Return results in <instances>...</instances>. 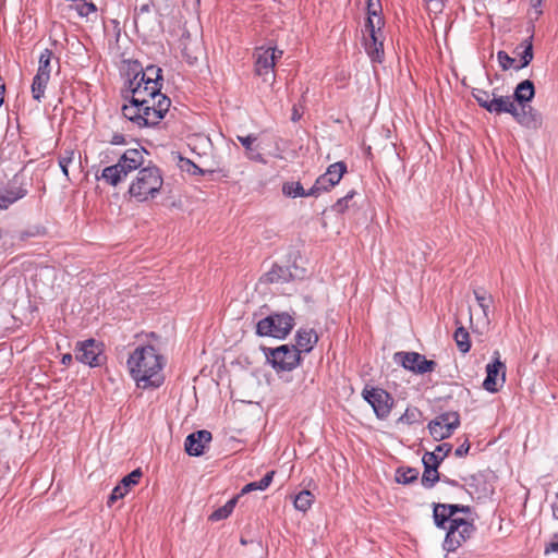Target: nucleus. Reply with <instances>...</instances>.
<instances>
[{
  "label": "nucleus",
  "instance_id": "obj_40",
  "mask_svg": "<svg viewBox=\"0 0 558 558\" xmlns=\"http://www.w3.org/2000/svg\"><path fill=\"white\" fill-rule=\"evenodd\" d=\"M289 276L290 274H288V270L279 266H275L270 271L266 274L267 281L269 282L287 281Z\"/></svg>",
  "mask_w": 558,
  "mask_h": 558
},
{
  "label": "nucleus",
  "instance_id": "obj_31",
  "mask_svg": "<svg viewBox=\"0 0 558 558\" xmlns=\"http://www.w3.org/2000/svg\"><path fill=\"white\" fill-rule=\"evenodd\" d=\"M274 475H275V471L267 472L264 475V477L260 478L259 481H255V482H251V483L246 484L242 488L241 493L246 494V493H250L253 490H265L266 488L269 487L270 483L272 482Z\"/></svg>",
  "mask_w": 558,
  "mask_h": 558
},
{
  "label": "nucleus",
  "instance_id": "obj_16",
  "mask_svg": "<svg viewBox=\"0 0 558 558\" xmlns=\"http://www.w3.org/2000/svg\"><path fill=\"white\" fill-rule=\"evenodd\" d=\"M471 513V508L464 505L435 504L433 517L438 527L445 529L448 520L461 519L457 513Z\"/></svg>",
  "mask_w": 558,
  "mask_h": 558
},
{
  "label": "nucleus",
  "instance_id": "obj_47",
  "mask_svg": "<svg viewBox=\"0 0 558 558\" xmlns=\"http://www.w3.org/2000/svg\"><path fill=\"white\" fill-rule=\"evenodd\" d=\"M153 0H135V16L150 12Z\"/></svg>",
  "mask_w": 558,
  "mask_h": 558
},
{
  "label": "nucleus",
  "instance_id": "obj_8",
  "mask_svg": "<svg viewBox=\"0 0 558 558\" xmlns=\"http://www.w3.org/2000/svg\"><path fill=\"white\" fill-rule=\"evenodd\" d=\"M445 529L447 534L442 544L446 551L457 550L463 543H465L475 532L473 520L469 519H452L448 520Z\"/></svg>",
  "mask_w": 558,
  "mask_h": 558
},
{
  "label": "nucleus",
  "instance_id": "obj_35",
  "mask_svg": "<svg viewBox=\"0 0 558 558\" xmlns=\"http://www.w3.org/2000/svg\"><path fill=\"white\" fill-rule=\"evenodd\" d=\"M314 500H315L314 495L310 490L305 489V490L300 492L294 497L293 504H294L295 509L305 512L312 507Z\"/></svg>",
  "mask_w": 558,
  "mask_h": 558
},
{
  "label": "nucleus",
  "instance_id": "obj_5",
  "mask_svg": "<svg viewBox=\"0 0 558 558\" xmlns=\"http://www.w3.org/2000/svg\"><path fill=\"white\" fill-rule=\"evenodd\" d=\"M151 84L153 85L141 83L138 78H130L126 82L123 98L129 100V104H125L122 107L123 117H136L135 112L138 110V106L147 105L149 101L146 99L150 96H158L161 88H159L156 83Z\"/></svg>",
  "mask_w": 558,
  "mask_h": 558
},
{
  "label": "nucleus",
  "instance_id": "obj_48",
  "mask_svg": "<svg viewBox=\"0 0 558 558\" xmlns=\"http://www.w3.org/2000/svg\"><path fill=\"white\" fill-rule=\"evenodd\" d=\"M181 168L192 174H201L203 175L205 171L192 162L190 159L181 158Z\"/></svg>",
  "mask_w": 558,
  "mask_h": 558
},
{
  "label": "nucleus",
  "instance_id": "obj_2",
  "mask_svg": "<svg viewBox=\"0 0 558 558\" xmlns=\"http://www.w3.org/2000/svg\"><path fill=\"white\" fill-rule=\"evenodd\" d=\"M163 185L160 169L156 166L144 167L138 170L129 187V194L137 202L155 198Z\"/></svg>",
  "mask_w": 558,
  "mask_h": 558
},
{
  "label": "nucleus",
  "instance_id": "obj_32",
  "mask_svg": "<svg viewBox=\"0 0 558 558\" xmlns=\"http://www.w3.org/2000/svg\"><path fill=\"white\" fill-rule=\"evenodd\" d=\"M533 35H531L529 38H526L522 44L521 47H523V51L520 53L521 63L515 65V70H521L525 66H527L531 61L533 60Z\"/></svg>",
  "mask_w": 558,
  "mask_h": 558
},
{
  "label": "nucleus",
  "instance_id": "obj_33",
  "mask_svg": "<svg viewBox=\"0 0 558 558\" xmlns=\"http://www.w3.org/2000/svg\"><path fill=\"white\" fill-rule=\"evenodd\" d=\"M418 477V470L415 468H404L400 466L396 471V481L399 484H411L415 482Z\"/></svg>",
  "mask_w": 558,
  "mask_h": 558
},
{
  "label": "nucleus",
  "instance_id": "obj_54",
  "mask_svg": "<svg viewBox=\"0 0 558 558\" xmlns=\"http://www.w3.org/2000/svg\"><path fill=\"white\" fill-rule=\"evenodd\" d=\"M557 551L558 553V542L550 543L549 546L546 547L545 553Z\"/></svg>",
  "mask_w": 558,
  "mask_h": 558
},
{
  "label": "nucleus",
  "instance_id": "obj_17",
  "mask_svg": "<svg viewBox=\"0 0 558 558\" xmlns=\"http://www.w3.org/2000/svg\"><path fill=\"white\" fill-rule=\"evenodd\" d=\"M513 119L520 125L532 130H537L543 124V118L541 113L529 104L518 105V108L513 114Z\"/></svg>",
  "mask_w": 558,
  "mask_h": 558
},
{
  "label": "nucleus",
  "instance_id": "obj_44",
  "mask_svg": "<svg viewBox=\"0 0 558 558\" xmlns=\"http://www.w3.org/2000/svg\"><path fill=\"white\" fill-rule=\"evenodd\" d=\"M497 60L500 65V68L504 71L509 70L510 68H514L515 60L511 58L506 51L500 50L497 52Z\"/></svg>",
  "mask_w": 558,
  "mask_h": 558
},
{
  "label": "nucleus",
  "instance_id": "obj_51",
  "mask_svg": "<svg viewBox=\"0 0 558 558\" xmlns=\"http://www.w3.org/2000/svg\"><path fill=\"white\" fill-rule=\"evenodd\" d=\"M543 4V0H531L530 5L535 11V19H537L543 12L541 7Z\"/></svg>",
  "mask_w": 558,
  "mask_h": 558
},
{
  "label": "nucleus",
  "instance_id": "obj_23",
  "mask_svg": "<svg viewBox=\"0 0 558 558\" xmlns=\"http://www.w3.org/2000/svg\"><path fill=\"white\" fill-rule=\"evenodd\" d=\"M132 78H138L141 83L153 85L151 83H156V85L161 88L162 87V70L157 65H148L145 70L141 69L134 73Z\"/></svg>",
  "mask_w": 558,
  "mask_h": 558
},
{
  "label": "nucleus",
  "instance_id": "obj_14",
  "mask_svg": "<svg viewBox=\"0 0 558 558\" xmlns=\"http://www.w3.org/2000/svg\"><path fill=\"white\" fill-rule=\"evenodd\" d=\"M75 357L78 362L97 367L102 364L105 356L101 354L100 345L94 340L88 339L77 343Z\"/></svg>",
  "mask_w": 558,
  "mask_h": 558
},
{
  "label": "nucleus",
  "instance_id": "obj_24",
  "mask_svg": "<svg viewBox=\"0 0 558 558\" xmlns=\"http://www.w3.org/2000/svg\"><path fill=\"white\" fill-rule=\"evenodd\" d=\"M535 95L534 84L530 80H524L517 85L513 93V100L518 105L529 104Z\"/></svg>",
  "mask_w": 558,
  "mask_h": 558
},
{
  "label": "nucleus",
  "instance_id": "obj_1",
  "mask_svg": "<svg viewBox=\"0 0 558 558\" xmlns=\"http://www.w3.org/2000/svg\"><path fill=\"white\" fill-rule=\"evenodd\" d=\"M163 357L153 345L137 347L129 356L126 365L138 388H158L163 383L161 371Z\"/></svg>",
  "mask_w": 558,
  "mask_h": 558
},
{
  "label": "nucleus",
  "instance_id": "obj_55",
  "mask_svg": "<svg viewBox=\"0 0 558 558\" xmlns=\"http://www.w3.org/2000/svg\"><path fill=\"white\" fill-rule=\"evenodd\" d=\"M72 362V355L70 353H66L62 356L61 363L63 365H69Z\"/></svg>",
  "mask_w": 558,
  "mask_h": 558
},
{
  "label": "nucleus",
  "instance_id": "obj_4",
  "mask_svg": "<svg viewBox=\"0 0 558 558\" xmlns=\"http://www.w3.org/2000/svg\"><path fill=\"white\" fill-rule=\"evenodd\" d=\"M147 105L138 106L136 117H125L132 123L140 128H151L157 125L170 109L171 100L161 92L158 96H150L146 99Z\"/></svg>",
  "mask_w": 558,
  "mask_h": 558
},
{
  "label": "nucleus",
  "instance_id": "obj_22",
  "mask_svg": "<svg viewBox=\"0 0 558 558\" xmlns=\"http://www.w3.org/2000/svg\"><path fill=\"white\" fill-rule=\"evenodd\" d=\"M488 112L495 114L509 113L513 117L518 106L514 104L512 96H498L496 89L493 92V98L488 106Z\"/></svg>",
  "mask_w": 558,
  "mask_h": 558
},
{
  "label": "nucleus",
  "instance_id": "obj_19",
  "mask_svg": "<svg viewBox=\"0 0 558 558\" xmlns=\"http://www.w3.org/2000/svg\"><path fill=\"white\" fill-rule=\"evenodd\" d=\"M424 465V472L421 478V483L425 488H432L440 480L438 472V464L435 462L433 454H424L422 458Z\"/></svg>",
  "mask_w": 558,
  "mask_h": 558
},
{
  "label": "nucleus",
  "instance_id": "obj_26",
  "mask_svg": "<svg viewBox=\"0 0 558 558\" xmlns=\"http://www.w3.org/2000/svg\"><path fill=\"white\" fill-rule=\"evenodd\" d=\"M473 293H474V296H475V300H476L478 306L481 307V310L483 312L486 323L489 324L490 323L489 308H490L492 304L494 303V299H493L492 294H489L484 288H476L473 290Z\"/></svg>",
  "mask_w": 558,
  "mask_h": 558
},
{
  "label": "nucleus",
  "instance_id": "obj_38",
  "mask_svg": "<svg viewBox=\"0 0 558 558\" xmlns=\"http://www.w3.org/2000/svg\"><path fill=\"white\" fill-rule=\"evenodd\" d=\"M472 96L476 100L480 107L488 111V106L490 105L493 93L482 89V88H473Z\"/></svg>",
  "mask_w": 558,
  "mask_h": 558
},
{
  "label": "nucleus",
  "instance_id": "obj_25",
  "mask_svg": "<svg viewBox=\"0 0 558 558\" xmlns=\"http://www.w3.org/2000/svg\"><path fill=\"white\" fill-rule=\"evenodd\" d=\"M236 138L245 148V154L248 159L256 161V162L266 163L264 156L258 151L257 147L254 145L255 142L257 141L256 135H254V134H248L246 136L239 135Z\"/></svg>",
  "mask_w": 558,
  "mask_h": 558
},
{
  "label": "nucleus",
  "instance_id": "obj_28",
  "mask_svg": "<svg viewBox=\"0 0 558 558\" xmlns=\"http://www.w3.org/2000/svg\"><path fill=\"white\" fill-rule=\"evenodd\" d=\"M76 155L80 156V154L76 150L72 148H66L63 151H61L58 156L59 167L66 180H70L69 166L75 160Z\"/></svg>",
  "mask_w": 558,
  "mask_h": 558
},
{
  "label": "nucleus",
  "instance_id": "obj_52",
  "mask_svg": "<svg viewBox=\"0 0 558 558\" xmlns=\"http://www.w3.org/2000/svg\"><path fill=\"white\" fill-rule=\"evenodd\" d=\"M96 11V7L94 3H84L80 10V14L82 16H86L88 15L90 12H95Z\"/></svg>",
  "mask_w": 558,
  "mask_h": 558
},
{
  "label": "nucleus",
  "instance_id": "obj_3",
  "mask_svg": "<svg viewBox=\"0 0 558 558\" xmlns=\"http://www.w3.org/2000/svg\"><path fill=\"white\" fill-rule=\"evenodd\" d=\"M146 153L147 151L144 148L126 149L116 165L106 167L102 170L101 179L112 186L118 185L130 172L137 170L143 166L144 155Z\"/></svg>",
  "mask_w": 558,
  "mask_h": 558
},
{
  "label": "nucleus",
  "instance_id": "obj_56",
  "mask_svg": "<svg viewBox=\"0 0 558 558\" xmlns=\"http://www.w3.org/2000/svg\"><path fill=\"white\" fill-rule=\"evenodd\" d=\"M444 482L448 483L451 486H458V482L454 480L445 478Z\"/></svg>",
  "mask_w": 558,
  "mask_h": 558
},
{
  "label": "nucleus",
  "instance_id": "obj_29",
  "mask_svg": "<svg viewBox=\"0 0 558 558\" xmlns=\"http://www.w3.org/2000/svg\"><path fill=\"white\" fill-rule=\"evenodd\" d=\"M239 496H235L228 500L222 507L216 509L210 515L209 520L213 522L221 521L227 519L234 510L238 502Z\"/></svg>",
  "mask_w": 558,
  "mask_h": 558
},
{
  "label": "nucleus",
  "instance_id": "obj_18",
  "mask_svg": "<svg viewBox=\"0 0 558 558\" xmlns=\"http://www.w3.org/2000/svg\"><path fill=\"white\" fill-rule=\"evenodd\" d=\"M211 433L206 429H201L190 434L184 442L186 453L192 457L202 456L206 446L211 441Z\"/></svg>",
  "mask_w": 558,
  "mask_h": 558
},
{
  "label": "nucleus",
  "instance_id": "obj_30",
  "mask_svg": "<svg viewBox=\"0 0 558 558\" xmlns=\"http://www.w3.org/2000/svg\"><path fill=\"white\" fill-rule=\"evenodd\" d=\"M282 193L292 198L315 196V194H307L308 190L305 191L300 182L294 181L283 183Z\"/></svg>",
  "mask_w": 558,
  "mask_h": 558
},
{
  "label": "nucleus",
  "instance_id": "obj_36",
  "mask_svg": "<svg viewBox=\"0 0 558 558\" xmlns=\"http://www.w3.org/2000/svg\"><path fill=\"white\" fill-rule=\"evenodd\" d=\"M49 77L36 74L32 83V94L35 100H40L44 97L45 89L49 82Z\"/></svg>",
  "mask_w": 558,
  "mask_h": 558
},
{
  "label": "nucleus",
  "instance_id": "obj_45",
  "mask_svg": "<svg viewBox=\"0 0 558 558\" xmlns=\"http://www.w3.org/2000/svg\"><path fill=\"white\" fill-rule=\"evenodd\" d=\"M129 492L120 483L112 489L109 498L108 506L111 507L117 500L123 498Z\"/></svg>",
  "mask_w": 558,
  "mask_h": 558
},
{
  "label": "nucleus",
  "instance_id": "obj_49",
  "mask_svg": "<svg viewBox=\"0 0 558 558\" xmlns=\"http://www.w3.org/2000/svg\"><path fill=\"white\" fill-rule=\"evenodd\" d=\"M470 450V444L468 440H465L463 444H461L454 451V454L459 458H462L464 457L465 454H468Z\"/></svg>",
  "mask_w": 558,
  "mask_h": 558
},
{
  "label": "nucleus",
  "instance_id": "obj_43",
  "mask_svg": "<svg viewBox=\"0 0 558 558\" xmlns=\"http://www.w3.org/2000/svg\"><path fill=\"white\" fill-rule=\"evenodd\" d=\"M355 195V191H350L345 196L339 198L332 206V210L338 214H343L349 208V202Z\"/></svg>",
  "mask_w": 558,
  "mask_h": 558
},
{
  "label": "nucleus",
  "instance_id": "obj_46",
  "mask_svg": "<svg viewBox=\"0 0 558 558\" xmlns=\"http://www.w3.org/2000/svg\"><path fill=\"white\" fill-rule=\"evenodd\" d=\"M367 13H368V16L373 17L374 20V23H375V29L377 28V31H380V26L383 24V21H381V17L378 15V12H377V8L376 5L373 3V0H368V3H367ZM369 17H367L368 20Z\"/></svg>",
  "mask_w": 558,
  "mask_h": 558
},
{
  "label": "nucleus",
  "instance_id": "obj_13",
  "mask_svg": "<svg viewBox=\"0 0 558 558\" xmlns=\"http://www.w3.org/2000/svg\"><path fill=\"white\" fill-rule=\"evenodd\" d=\"M393 360L396 363L401 364L405 369L415 374H425L433 372L437 363L433 360H427L424 355L417 352H397Z\"/></svg>",
  "mask_w": 558,
  "mask_h": 558
},
{
  "label": "nucleus",
  "instance_id": "obj_6",
  "mask_svg": "<svg viewBox=\"0 0 558 558\" xmlns=\"http://www.w3.org/2000/svg\"><path fill=\"white\" fill-rule=\"evenodd\" d=\"M294 327V317L286 312L274 313L256 325V333L260 337L284 339Z\"/></svg>",
  "mask_w": 558,
  "mask_h": 558
},
{
  "label": "nucleus",
  "instance_id": "obj_27",
  "mask_svg": "<svg viewBox=\"0 0 558 558\" xmlns=\"http://www.w3.org/2000/svg\"><path fill=\"white\" fill-rule=\"evenodd\" d=\"M27 191L22 186H11L0 194V208H8L9 205L23 198Z\"/></svg>",
  "mask_w": 558,
  "mask_h": 558
},
{
  "label": "nucleus",
  "instance_id": "obj_20",
  "mask_svg": "<svg viewBox=\"0 0 558 558\" xmlns=\"http://www.w3.org/2000/svg\"><path fill=\"white\" fill-rule=\"evenodd\" d=\"M318 341V335L312 328H301L295 335L294 349L301 353H310Z\"/></svg>",
  "mask_w": 558,
  "mask_h": 558
},
{
  "label": "nucleus",
  "instance_id": "obj_11",
  "mask_svg": "<svg viewBox=\"0 0 558 558\" xmlns=\"http://www.w3.org/2000/svg\"><path fill=\"white\" fill-rule=\"evenodd\" d=\"M460 426V415L456 411H448L437 415L432 420L427 428L430 436L436 441L449 438L454 430Z\"/></svg>",
  "mask_w": 558,
  "mask_h": 558
},
{
  "label": "nucleus",
  "instance_id": "obj_57",
  "mask_svg": "<svg viewBox=\"0 0 558 558\" xmlns=\"http://www.w3.org/2000/svg\"><path fill=\"white\" fill-rule=\"evenodd\" d=\"M187 62H189L190 64H193V63H194V60H192V59H187Z\"/></svg>",
  "mask_w": 558,
  "mask_h": 558
},
{
  "label": "nucleus",
  "instance_id": "obj_12",
  "mask_svg": "<svg viewBox=\"0 0 558 558\" xmlns=\"http://www.w3.org/2000/svg\"><path fill=\"white\" fill-rule=\"evenodd\" d=\"M347 172V165L343 161H337L330 165L326 172L319 175L307 194H315V197L324 192H328L337 185Z\"/></svg>",
  "mask_w": 558,
  "mask_h": 558
},
{
  "label": "nucleus",
  "instance_id": "obj_53",
  "mask_svg": "<svg viewBox=\"0 0 558 558\" xmlns=\"http://www.w3.org/2000/svg\"><path fill=\"white\" fill-rule=\"evenodd\" d=\"M111 143L114 145H121L124 143V136L122 134H114Z\"/></svg>",
  "mask_w": 558,
  "mask_h": 558
},
{
  "label": "nucleus",
  "instance_id": "obj_15",
  "mask_svg": "<svg viewBox=\"0 0 558 558\" xmlns=\"http://www.w3.org/2000/svg\"><path fill=\"white\" fill-rule=\"evenodd\" d=\"M495 354L497 356L494 361L486 365V378L483 381V388L492 393L499 390L498 377H500V386L506 380V365L500 361L499 353L495 352Z\"/></svg>",
  "mask_w": 558,
  "mask_h": 558
},
{
  "label": "nucleus",
  "instance_id": "obj_7",
  "mask_svg": "<svg viewBox=\"0 0 558 558\" xmlns=\"http://www.w3.org/2000/svg\"><path fill=\"white\" fill-rule=\"evenodd\" d=\"M283 54V51L277 47H257L254 52V72L256 75L263 77V81L274 84L276 74L275 66L278 59Z\"/></svg>",
  "mask_w": 558,
  "mask_h": 558
},
{
  "label": "nucleus",
  "instance_id": "obj_50",
  "mask_svg": "<svg viewBox=\"0 0 558 558\" xmlns=\"http://www.w3.org/2000/svg\"><path fill=\"white\" fill-rule=\"evenodd\" d=\"M303 116V109L302 107L298 106V105H294L293 108H292V114H291V120L293 122H298Z\"/></svg>",
  "mask_w": 558,
  "mask_h": 558
},
{
  "label": "nucleus",
  "instance_id": "obj_10",
  "mask_svg": "<svg viewBox=\"0 0 558 558\" xmlns=\"http://www.w3.org/2000/svg\"><path fill=\"white\" fill-rule=\"evenodd\" d=\"M362 397L372 407L378 420H386L395 405L393 397L379 387H365Z\"/></svg>",
  "mask_w": 558,
  "mask_h": 558
},
{
  "label": "nucleus",
  "instance_id": "obj_34",
  "mask_svg": "<svg viewBox=\"0 0 558 558\" xmlns=\"http://www.w3.org/2000/svg\"><path fill=\"white\" fill-rule=\"evenodd\" d=\"M52 56H53V53L50 49H45L40 53L39 60H38V70H37L36 74L50 78Z\"/></svg>",
  "mask_w": 558,
  "mask_h": 558
},
{
  "label": "nucleus",
  "instance_id": "obj_41",
  "mask_svg": "<svg viewBox=\"0 0 558 558\" xmlns=\"http://www.w3.org/2000/svg\"><path fill=\"white\" fill-rule=\"evenodd\" d=\"M452 446L450 444H441L438 445L434 451L425 452L424 454H433L435 457V462L439 465L445 458L451 452Z\"/></svg>",
  "mask_w": 558,
  "mask_h": 558
},
{
  "label": "nucleus",
  "instance_id": "obj_37",
  "mask_svg": "<svg viewBox=\"0 0 558 558\" xmlns=\"http://www.w3.org/2000/svg\"><path fill=\"white\" fill-rule=\"evenodd\" d=\"M454 340L458 349L462 353H468L471 349L470 335L464 327H459L454 331Z\"/></svg>",
  "mask_w": 558,
  "mask_h": 558
},
{
  "label": "nucleus",
  "instance_id": "obj_42",
  "mask_svg": "<svg viewBox=\"0 0 558 558\" xmlns=\"http://www.w3.org/2000/svg\"><path fill=\"white\" fill-rule=\"evenodd\" d=\"M142 475H143V473H142L141 469H135L130 474L124 476L120 481V484L124 488H126V490L129 492L133 486H135L138 483V481L142 477Z\"/></svg>",
  "mask_w": 558,
  "mask_h": 558
},
{
  "label": "nucleus",
  "instance_id": "obj_9",
  "mask_svg": "<svg viewBox=\"0 0 558 558\" xmlns=\"http://www.w3.org/2000/svg\"><path fill=\"white\" fill-rule=\"evenodd\" d=\"M267 362L271 364L277 373L290 372L298 367L301 362L299 351L292 345L282 344L277 348H264Z\"/></svg>",
  "mask_w": 558,
  "mask_h": 558
},
{
  "label": "nucleus",
  "instance_id": "obj_21",
  "mask_svg": "<svg viewBox=\"0 0 558 558\" xmlns=\"http://www.w3.org/2000/svg\"><path fill=\"white\" fill-rule=\"evenodd\" d=\"M367 32L369 33L371 43L366 45V50L374 62H381L384 57V45L381 41H378L376 36V29H375V23L373 17L369 16V19L366 22L365 25Z\"/></svg>",
  "mask_w": 558,
  "mask_h": 558
},
{
  "label": "nucleus",
  "instance_id": "obj_39",
  "mask_svg": "<svg viewBox=\"0 0 558 558\" xmlns=\"http://www.w3.org/2000/svg\"><path fill=\"white\" fill-rule=\"evenodd\" d=\"M422 412L417 408H408L405 412L398 418V423L412 425L420 422Z\"/></svg>",
  "mask_w": 558,
  "mask_h": 558
}]
</instances>
